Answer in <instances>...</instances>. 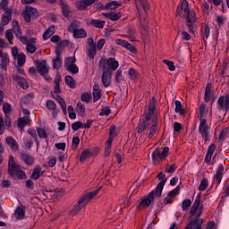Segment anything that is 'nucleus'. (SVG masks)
<instances>
[{
	"instance_id": "7ed1b4c3",
	"label": "nucleus",
	"mask_w": 229,
	"mask_h": 229,
	"mask_svg": "<svg viewBox=\"0 0 229 229\" xmlns=\"http://www.w3.org/2000/svg\"><path fill=\"white\" fill-rule=\"evenodd\" d=\"M98 192H99V189L95 190L94 191H90L81 197L77 204L74 205V207L70 210V214L72 216H76V214H79V212H81L85 207H87L89 201L94 198V196H98Z\"/></svg>"
},
{
	"instance_id": "0e129e2a",
	"label": "nucleus",
	"mask_w": 229,
	"mask_h": 229,
	"mask_svg": "<svg viewBox=\"0 0 229 229\" xmlns=\"http://www.w3.org/2000/svg\"><path fill=\"white\" fill-rule=\"evenodd\" d=\"M115 44H117V46H122V47H128V45L130 44L128 41L124 40V39H116L115 40Z\"/></svg>"
},
{
	"instance_id": "1a4fd4ad",
	"label": "nucleus",
	"mask_w": 229,
	"mask_h": 229,
	"mask_svg": "<svg viewBox=\"0 0 229 229\" xmlns=\"http://www.w3.org/2000/svg\"><path fill=\"white\" fill-rule=\"evenodd\" d=\"M157 178L161 181L156 187V196L157 198H160V196H162V191H164V185H165V182H167V179H165V174H164L163 172L158 174Z\"/></svg>"
},
{
	"instance_id": "bb28decb",
	"label": "nucleus",
	"mask_w": 229,
	"mask_h": 229,
	"mask_svg": "<svg viewBox=\"0 0 229 229\" xmlns=\"http://www.w3.org/2000/svg\"><path fill=\"white\" fill-rule=\"evenodd\" d=\"M61 10L64 17H71V7L64 0L61 1Z\"/></svg>"
},
{
	"instance_id": "f8f14e48",
	"label": "nucleus",
	"mask_w": 229,
	"mask_h": 229,
	"mask_svg": "<svg viewBox=\"0 0 229 229\" xmlns=\"http://www.w3.org/2000/svg\"><path fill=\"white\" fill-rule=\"evenodd\" d=\"M180 191V186H177L174 190H172L168 195L164 199L165 205H169L173 203L174 198H176L178 196V192Z\"/></svg>"
},
{
	"instance_id": "72a5a7b5",
	"label": "nucleus",
	"mask_w": 229,
	"mask_h": 229,
	"mask_svg": "<svg viewBox=\"0 0 229 229\" xmlns=\"http://www.w3.org/2000/svg\"><path fill=\"white\" fill-rule=\"evenodd\" d=\"M174 105L176 114H180V115H185V110L182 108V102L180 100H175Z\"/></svg>"
},
{
	"instance_id": "603ef678",
	"label": "nucleus",
	"mask_w": 229,
	"mask_h": 229,
	"mask_svg": "<svg viewBox=\"0 0 229 229\" xmlns=\"http://www.w3.org/2000/svg\"><path fill=\"white\" fill-rule=\"evenodd\" d=\"M140 22L141 30H143L144 31H148V23L146 22V18L142 17L140 14Z\"/></svg>"
},
{
	"instance_id": "6e6552de",
	"label": "nucleus",
	"mask_w": 229,
	"mask_h": 229,
	"mask_svg": "<svg viewBox=\"0 0 229 229\" xmlns=\"http://www.w3.org/2000/svg\"><path fill=\"white\" fill-rule=\"evenodd\" d=\"M155 196H157V191H150L148 195L141 199L139 203V208H148L153 201H155Z\"/></svg>"
},
{
	"instance_id": "c9c22d12",
	"label": "nucleus",
	"mask_w": 229,
	"mask_h": 229,
	"mask_svg": "<svg viewBox=\"0 0 229 229\" xmlns=\"http://www.w3.org/2000/svg\"><path fill=\"white\" fill-rule=\"evenodd\" d=\"M81 27V22H80L79 21H73L69 27L70 31H72V33H74V31H78V30H80L79 28Z\"/></svg>"
},
{
	"instance_id": "bf43d9fd",
	"label": "nucleus",
	"mask_w": 229,
	"mask_h": 229,
	"mask_svg": "<svg viewBox=\"0 0 229 229\" xmlns=\"http://www.w3.org/2000/svg\"><path fill=\"white\" fill-rule=\"evenodd\" d=\"M26 49L30 55H33V53L37 51V46L29 43L28 45H26Z\"/></svg>"
},
{
	"instance_id": "5fc2aeb1",
	"label": "nucleus",
	"mask_w": 229,
	"mask_h": 229,
	"mask_svg": "<svg viewBox=\"0 0 229 229\" xmlns=\"http://www.w3.org/2000/svg\"><path fill=\"white\" fill-rule=\"evenodd\" d=\"M216 21L218 27L221 28V26H224L225 22H226V18L224 16H216Z\"/></svg>"
},
{
	"instance_id": "de8ad7c7",
	"label": "nucleus",
	"mask_w": 229,
	"mask_h": 229,
	"mask_svg": "<svg viewBox=\"0 0 229 229\" xmlns=\"http://www.w3.org/2000/svg\"><path fill=\"white\" fill-rule=\"evenodd\" d=\"M121 17H123V14L121 13L110 12V16H109L110 21H119Z\"/></svg>"
},
{
	"instance_id": "f3484780",
	"label": "nucleus",
	"mask_w": 229,
	"mask_h": 229,
	"mask_svg": "<svg viewBox=\"0 0 229 229\" xmlns=\"http://www.w3.org/2000/svg\"><path fill=\"white\" fill-rule=\"evenodd\" d=\"M157 131H158V124L157 123V118H153L150 123L148 138L153 139V137L157 135Z\"/></svg>"
},
{
	"instance_id": "c85d7f7f",
	"label": "nucleus",
	"mask_w": 229,
	"mask_h": 229,
	"mask_svg": "<svg viewBox=\"0 0 229 229\" xmlns=\"http://www.w3.org/2000/svg\"><path fill=\"white\" fill-rule=\"evenodd\" d=\"M74 38H86L87 31L83 29H79L73 32Z\"/></svg>"
},
{
	"instance_id": "423d86ee",
	"label": "nucleus",
	"mask_w": 229,
	"mask_h": 229,
	"mask_svg": "<svg viewBox=\"0 0 229 229\" xmlns=\"http://www.w3.org/2000/svg\"><path fill=\"white\" fill-rule=\"evenodd\" d=\"M100 65H103V69H106V71H109L112 72L114 71H117L119 67V62L115 60V58H108L107 60L101 59Z\"/></svg>"
},
{
	"instance_id": "9b49d317",
	"label": "nucleus",
	"mask_w": 229,
	"mask_h": 229,
	"mask_svg": "<svg viewBox=\"0 0 229 229\" xmlns=\"http://www.w3.org/2000/svg\"><path fill=\"white\" fill-rule=\"evenodd\" d=\"M217 105L218 110H223L224 112L229 110V95H226L225 97H220L217 100Z\"/></svg>"
},
{
	"instance_id": "ea45409f",
	"label": "nucleus",
	"mask_w": 229,
	"mask_h": 229,
	"mask_svg": "<svg viewBox=\"0 0 229 229\" xmlns=\"http://www.w3.org/2000/svg\"><path fill=\"white\" fill-rule=\"evenodd\" d=\"M191 205H192V201H191V199H184L182 203V210L183 212H187V210H189V208L191 207Z\"/></svg>"
},
{
	"instance_id": "39448f33",
	"label": "nucleus",
	"mask_w": 229,
	"mask_h": 229,
	"mask_svg": "<svg viewBox=\"0 0 229 229\" xmlns=\"http://www.w3.org/2000/svg\"><path fill=\"white\" fill-rule=\"evenodd\" d=\"M169 155V147H165L163 148V151H160V148H157L152 152V160L153 164H160L162 160H165V158H167V156Z\"/></svg>"
},
{
	"instance_id": "4c0bfd02",
	"label": "nucleus",
	"mask_w": 229,
	"mask_h": 229,
	"mask_svg": "<svg viewBox=\"0 0 229 229\" xmlns=\"http://www.w3.org/2000/svg\"><path fill=\"white\" fill-rule=\"evenodd\" d=\"M66 71L69 72H72V74H78L80 72V68L76 64H70L68 66H65Z\"/></svg>"
},
{
	"instance_id": "f03ea898",
	"label": "nucleus",
	"mask_w": 229,
	"mask_h": 229,
	"mask_svg": "<svg viewBox=\"0 0 229 229\" xmlns=\"http://www.w3.org/2000/svg\"><path fill=\"white\" fill-rule=\"evenodd\" d=\"M7 173L12 178H18V180H26V173L24 167L15 163L13 156H9Z\"/></svg>"
},
{
	"instance_id": "ddd939ff",
	"label": "nucleus",
	"mask_w": 229,
	"mask_h": 229,
	"mask_svg": "<svg viewBox=\"0 0 229 229\" xmlns=\"http://www.w3.org/2000/svg\"><path fill=\"white\" fill-rule=\"evenodd\" d=\"M101 81L106 89L110 87V83H112V72L104 70Z\"/></svg>"
},
{
	"instance_id": "f257e3e1",
	"label": "nucleus",
	"mask_w": 229,
	"mask_h": 229,
	"mask_svg": "<svg viewBox=\"0 0 229 229\" xmlns=\"http://www.w3.org/2000/svg\"><path fill=\"white\" fill-rule=\"evenodd\" d=\"M177 13L180 17H185L187 19L186 26L189 30L194 33V22H196V13L189 10V2L187 0L182 1L181 5L177 8Z\"/></svg>"
},
{
	"instance_id": "6ab92c4d",
	"label": "nucleus",
	"mask_w": 229,
	"mask_h": 229,
	"mask_svg": "<svg viewBox=\"0 0 229 229\" xmlns=\"http://www.w3.org/2000/svg\"><path fill=\"white\" fill-rule=\"evenodd\" d=\"M224 174H225V166L222 164H220V165H218L216 174L214 175V178H215V180L217 181V183H221Z\"/></svg>"
},
{
	"instance_id": "2eb2a0df",
	"label": "nucleus",
	"mask_w": 229,
	"mask_h": 229,
	"mask_svg": "<svg viewBox=\"0 0 229 229\" xmlns=\"http://www.w3.org/2000/svg\"><path fill=\"white\" fill-rule=\"evenodd\" d=\"M96 1L99 0H81L76 3V8L77 10L81 11L87 10V8H89V6H90L91 4H94Z\"/></svg>"
},
{
	"instance_id": "b1692460",
	"label": "nucleus",
	"mask_w": 229,
	"mask_h": 229,
	"mask_svg": "<svg viewBox=\"0 0 229 229\" xmlns=\"http://www.w3.org/2000/svg\"><path fill=\"white\" fill-rule=\"evenodd\" d=\"M101 99V89L98 84L93 86V102L99 101Z\"/></svg>"
},
{
	"instance_id": "393cba45",
	"label": "nucleus",
	"mask_w": 229,
	"mask_h": 229,
	"mask_svg": "<svg viewBox=\"0 0 229 229\" xmlns=\"http://www.w3.org/2000/svg\"><path fill=\"white\" fill-rule=\"evenodd\" d=\"M14 216L18 220L24 219V216H26V208L18 207L14 211Z\"/></svg>"
},
{
	"instance_id": "4be33fe9",
	"label": "nucleus",
	"mask_w": 229,
	"mask_h": 229,
	"mask_svg": "<svg viewBox=\"0 0 229 229\" xmlns=\"http://www.w3.org/2000/svg\"><path fill=\"white\" fill-rule=\"evenodd\" d=\"M56 58L53 59V68L60 69L62 67V56L60 55V50L55 49Z\"/></svg>"
},
{
	"instance_id": "8fccbe9b",
	"label": "nucleus",
	"mask_w": 229,
	"mask_h": 229,
	"mask_svg": "<svg viewBox=\"0 0 229 229\" xmlns=\"http://www.w3.org/2000/svg\"><path fill=\"white\" fill-rule=\"evenodd\" d=\"M76 64V57H68L64 61V67H68V65H74Z\"/></svg>"
},
{
	"instance_id": "412c9836",
	"label": "nucleus",
	"mask_w": 229,
	"mask_h": 229,
	"mask_svg": "<svg viewBox=\"0 0 229 229\" xmlns=\"http://www.w3.org/2000/svg\"><path fill=\"white\" fill-rule=\"evenodd\" d=\"M214 151H216V144L212 143L208 148V152L205 157L206 164H210V162H212V157L214 156Z\"/></svg>"
},
{
	"instance_id": "6e6d98bb",
	"label": "nucleus",
	"mask_w": 229,
	"mask_h": 229,
	"mask_svg": "<svg viewBox=\"0 0 229 229\" xmlns=\"http://www.w3.org/2000/svg\"><path fill=\"white\" fill-rule=\"evenodd\" d=\"M91 98L92 97L88 92L83 93L81 98V101H83L84 103H90Z\"/></svg>"
},
{
	"instance_id": "58836bf2",
	"label": "nucleus",
	"mask_w": 229,
	"mask_h": 229,
	"mask_svg": "<svg viewBox=\"0 0 229 229\" xmlns=\"http://www.w3.org/2000/svg\"><path fill=\"white\" fill-rule=\"evenodd\" d=\"M121 6V3L117 1H111L106 4L107 10H115V8H119Z\"/></svg>"
},
{
	"instance_id": "4d7b16f0",
	"label": "nucleus",
	"mask_w": 229,
	"mask_h": 229,
	"mask_svg": "<svg viewBox=\"0 0 229 229\" xmlns=\"http://www.w3.org/2000/svg\"><path fill=\"white\" fill-rule=\"evenodd\" d=\"M110 114H112V111L110 110V107L106 106L104 108L101 109L99 115L100 117H103L105 115H110Z\"/></svg>"
},
{
	"instance_id": "13d9d810",
	"label": "nucleus",
	"mask_w": 229,
	"mask_h": 229,
	"mask_svg": "<svg viewBox=\"0 0 229 229\" xmlns=\"http://www.w3.org/2000/svg\"><path fill=\"white\" fill-rule=\"evenodd\" d=\"M5 38L8 42H12L13 40V30L12 29L6 30Z\"/></svg>"
},
{
	"instance_id": "c03bdc74",
	"label": "nucleus",
	"mask_w": 229,
	"mask_h": 229,
	"mask_svg": "<svg viewBox=\"0 0 229 229\" xmlns=\"http://www.w3.org/2000/svg\"><path fill=\"white\" fill-rule=\"evenodd\" d=\"M76 112L78 115H85V106L81 103H77Z\"/></svg>"
},
{
	"instance_id": "a19ab883",
	"label": "nucleus",
	"mask_w": 229,
	"mask_h": 229,
	"mask_svg": "<svg viewBox=\"0 0 229 229\" xmlns=\"http://www.w3.org/2000/svg\"><path fill=\"white\" fill-rule=\"evenodd\" d=\"M91 24L95 26V28H98L100 30H103L105 28V21H99V20H92Z\"/></svg>"
},
{
	"instance_id": "9d476101",
	"label": "nucleus",
	"mask_w": 229,
	"mask_h": 229,
	"mask_svg": "<svg viewBox=\"0 0 229 229\" xmlns=\"http://www.w3.org/2000/svg\"><path fill=\"white\" fill-rule=\"evenodd\" d=\"M23 17L26 22H31V19H37V17H38L37 9L33 7H26L23 12Z\"/></svg>"
},
{
	"instance_id": "052dcab7",
	"label": "nucleus",
	"mask_w": 229,
	"mask_h": 229,
	"mask_svg": "<svg viewBox=\"0 0 229 229\" xmlns=\"http://www.w3.org/2000/svg\"><path fill=\"white\" fill-rule=\"evenodd\" d=\"M47 108L48 110H56V103L53 100H47Z\"/></svg>"
},
{
	"instance_id": "774afa93",
	"label": "nucleus",
	"mask_w": 229,
	"mask_h": 229,
	"mask_svg": "<svg viewBox=\"0 0 229 229\" xmlns=\"http://www.w3.org/2000/svg\"><path fill=\"white\" fill-rule=\"evenodd\" d=\"M121 80H123V70L118 69L115 73V81H117V83H119V81H121Z\"/></svg>"
},
{
	"instance_id": "cd10ccee",
	"label": "nucleus",
	"mask_w": 229,
	"mask_h": 229,
	"mask_svg": "<svg viewBox=\"0 0 229 229\" xmlns=\"http://www.w3.org/2000/svg\"><path fill=\"white\" fill-rule=\"evenodd\" d=\"M151 124H149L148 122H141L137 126V133H144L145 130H148Z\"/></svg>"
},
{
	"instance_id": "338daca9",
	"label": "nucleus",
	"mask_w": 229,
	"mask_h": 229,
	"mask_svg": "<svg viewBox=\"0 0 229 229\" xmlns=\"http://www.w3.org/2000/svg\"><path fill=\"white\" fill-rule=\"evenodd\" d=\"M151 115H155V114L148 111V113L145 115V119H143V123H148V124H151V122L153 121L151 120Z\"/></svg>"
},
{
	"instance_id": "2f4dec72",
	"label": "nucleus",
	"mask_w": 229,
	"mask_h": 229,
	"mask_svg": "<svg viewBox=\"0 0 229 229\" xmlns=\"http://www.w3.org/2000/svg\"><path fill=\"white\" fill-rule=\"evenodd\" d=\"M137 8L139 9V4H140L146 13L148 10H149V4L148 3V0H135Z\"/></svg>"
},
{
	"instance_id": "680f3d73",
	"label": "nucleus",
	"mask_w": 229,
	"mask_h": 229,
	"mask_svg": "<svg viewBox=\"0 0 229 229\" xmlns=\"http://www.w3.org/2000/svg\"><path fill=\"white\" fill-rule=\"evenodd\" d=\"M128 74L131 80H137L138 73L135 69L130 68L128 71Z\"/></svg>"
},
{
	"instance_id": "79ce46f5",
	"label": "nucleus",
	"mask_w": 229,
	"mask_h": 229,
	"mask_svg": "<svg viewBox=\"0 0 229 229\" xmlns=\"http://www.w3.org/2000/svg\"><path fill=\"white\" fill-rule=\"evenodd\" d=\"M207 187H208V179L204 178L199 185V191L203 192V191L207 190Z\"/></svg>"
},
{
	"instance_id": "20e7f679",
	"label": "nucleus",
	"mask_w": 229,
	"mask_h": 229,
	"mask_svg": "<svg viewBox=\"0 0 229 229\" xmlns=\"http://www.w3.org/2000/svg\"><path fill=\"white\" fill-rule=\"evenodd\" d=\"M200 123L199 125V133L201 135L205 144L212 139V134L210 133V127L208 126V123H207V119L201 118L199 119Z\"/></svg>"
},
{
	"instance_id": "864d4df0",
	"label": "nucleus",
	"mask_w": 229,
	"mask_h": 229,
	"mask_svg": "<svg viewBox=\"0 0 229 229\" xmlns=\"http://www.w3.org/2000/svg\"><path fill=\"white\" fill-rule=\"evenodd\" d=\"M163 64L167 65L169 71H175L176 70V66H174V63L173 61L164 60Z\"/></svg>"
},
{
	"instance_id": "a878e982",
	"label": "nucleus",
	"mask_w": 229,
	"mask_h": 229,
	"mask_svg": "<svg viewBox=\"0 0 229 229\" xmlns=\"http://www.w3.org/2000/svg\"><path fill=\"white\" fill-rule=\"evenodd\" d=\"M21 157L27 164V165H33L35 164V157L27 153H21Z\"/></svg>"
},
{
	"instance_id": "49530a36",
	"label": "nucleus",
	"mask_w": 229,
	"mask_h": 229,
	"mask_svg": "<svg viewBox=\"0 0 229 229\" xmlns=\"http://www.w3.org/2000/svg\"><path fill=\"white\" fill-rule=\"evenodd\" d=\"M89 156H90V150L84 149L80 156V161L83 162L84 160H87V158H89Z\"/></svg>"
},
{
	"instance_id": "09e8293b",
	"label": "nucleus",
	"mask_w": 229,
	"mask_h": 229,
	"mask_svg": "<svg viewBox=\"0 0 229 229\" xmlns=\"http://www.w3.org/2000/svg\"><path fill=\"white\" fill-rule=\"evenodd\" d=\"M127 31V37H129L131 40V42L135 41V38H133V35H135V29L128 27L126 29Z\"/></svg>"
},
{
	"instance_id": "e2e57ef3",
	"label": "nucleus",
	"mask_w": 229,
	"mask_h": 229,
	"mask_svg": "<svg viewBox=\"0 0 229 229\" xmlns=\"http://www.w3.org/2000/svg\"><path fill=\"white\" fill-rule=\"evenodd\" d=\"M178 169V166L175 164H173L171 165H167L165 167V173H174Z\"/></svg>"
},
{
	"instance_id": "5701e85b",
	"label": "nucleus",
	"mask_w": 229,
	"mask_h": 229,
	"mask_svg": "<svg viewBox=\"0 0 229 229\" xmlns=\"http://www.w3.org/2000/svg\"><path fill=\"white\" fill-rule=\"evenodd\" d=\"M12 21V10H6L2 16V25L6 26Z\"/></svg>"
},
{
	"instance_id": "69168bd1",
	"label": "nucleus",
	"mask_w": 229,
	"mask_h": 229,
	"mask_svg": "<svg viewBox=\"0 0 229 229\" xmlns=\"http://www.w3.org/2000/svg\"><path fill=\"white\" fill-rule=\"evenodd\" d=\"M3 110H4V114L5 115H8V114H10V112H12V106H10V104L5 103L3 106Z\"/></svg>"
},
{
	"instance_id": "dca6fc26",
	"label": "nucleus",
	"mask_w": 229,
	"mask_h": 229,
	"mask_svg": "<svg viewBox=\"0 0 229 229\" xmlns=\"http://www.w3.org/2000/svg\"><path fill=\"white\" fill-rule=\"evenodd\" d=\"M8 65H10V55H8V53H4L0 55V67L3 71H6Z\"/></svg>"
},
{
	"instance_id": "473e14b6",
	"label": "nucleus",
	"mask_w": 229,
	"mask_h": 229,
	"mask_svg": "<svg viewBox=\"0 0 229 229\" xmlns=\"http://www.w3.org/2000/svg\"><path fill=\"white\" fill-rule=\"evenodd\" d=\"M17 64L20 67H22L26 64V55L24 53L21 52L19 53L17 58Z\"/></svg>"
},
{
	"instance_id": "aec40b11",
	"label": "nucleus",
	"mask_w": 229,
	"mask_h": 229,
	"mask_svg": "<svg viewBox=\"0 0 229 229\" xmlns=\"http://www.w3.org/2000/svg\"><path fill=\"white\" fill-rule=\"evenodd\" d=\"M13 80L14 81L18 82V85H21V87L26 90V89H30V83H28V81H26V79H24L23 77H21L19 75H14L13 77Z\"/></svg>"
},
{
	"instance_id": "7c9ffc66",
	"label": "nucleus",
	"mask_w": 229,
	"mask_h": 229,
	"mask_svg": "<svg viewBox=\"0 0 229 229\" xmlns=\"http://www.w3.org/2000/svg\"><path fill=\"white\" fill-rule=\"evenodd\" d=\"M64 81L70 89H76V81H74L73 78H72L70 75L65 76Z\"/></svg>"
},
{
	"instance_id": "a18cd8bd",
	"label": "nucleus",
	"mask_w": 229,
	"mask_h": 229,
	"mask_svg": "<svg viewBox=\"0 0 229 229\" xmlns=\"http://www.w3.org/2000/svg\"><path fill=\"white\" fill-rule=\"evenodd\" d=\"M37 133H38L39 139H47V132H46V129L38 127Z\"/></svg>"
},
{
	"instance_id": "3c124183",
	"label": "nucleus",
	"mask_w": 229,
	"mask_h": 229,
	"mask_svg": "<svg viewBox=\"0 0 229 229\" xmlns=\"http://www.w3.org/2000/svg\"><path fill=\"white\" fill-rule=\"evenodd\" d=\"M157 109V102L155 101V98H153L150 102H149V106H148V112L150 114H155V110Z\"/></svg>"
},
{
	"instance_id": "37998d69",
	"label": "nucleus",
	"mask_w": 229,
	"mask_h": 229,
	"mask_svg": "<svg viewBox=\"0 0 229 229\" xmlns=\"http://www.w3.org/2000/svg\"><path fill=\"white\" fill-rule=\"evenodd\" d=\"M42 171V168L40 166H38L35 168L32 172L31 178L33 180H38L40 178V172Z\"/></svg>"
},
{
	"instance_id": "0eeeda50",
	"label": "nucleus",
	"mask_w": 229,
	"mask_h": 229,
	"mask_svg": "<svg viewBox=\"0 0 229 229\" xmlns=\"http://www.w3.org/2000/svg\"><path fill=\"white\" fill-rule=\"evenodd\" d=\"M88 44V52L87 56L90 58V60H94L96 55L98 54V48L96 47V42H94L93 38H88L87 39Z\"/></svg>"
},
{
	"instance_id": "c756f323",
	"label": "nucleus",
	"mask_w": 229,
	"mask_h": 229,
	"mask_svg": "<svg viewBox=\"0 0 229 229\" xmlns=\"http://www.w3.org/2000/svg\"><path fill=\"white\" fill-rule=\"evenodd\" d=\"M27 132L29 133V135H30V137H32V139H34V141L37 145V149H38L40 142L38 141V138L37 137V131H35V129H29Z\"/></svg>"
},
{
	"instance_id": "4468645a",
	"label": "nucleus",
	"mask_w": 229,
	"mask_h": 229,
	"mask_svg": "<svg viewBox=\"0 0 229 229\" xmlns=\"http://www.w3.org/2000/svg\"><path fill=\"white\" fill-rule=\"evenodd\" d=\"M37 71L38 72H39V74H41V76H45V74H47L49 72V66H47L46 60L38 62Z\"/></svg>"
},
{
	"instance_id": "a211bd4d",
	"label": "nucleus",
	"mask_w": 229,
	"mask_h": 229,
	"mask_svg": "<svg viewBox=\"0 0 229 229\" xmlns=\"http://www.w3.org/2000/svg\"><path fill=\"white\" fill-rule=\"evenodd\" d=\"M5 142L13 151H17L19 149V143H17V140H15L13 137L8 136L5 138Z\"/></svg>"
},
{
	"instance_id": "f704fd0d",
	"label": "nucleus",
	"mask_w": 229,
	"mask_h": 229,
	"mask_svg": "<svg viewBox=\"0 0 229 229\" xmlns=\"http://www.w3.org/2000/svg\"><path fill=\"white\" fill-rule=\"evenodd\" d=\"M89 125H86L81 122H75L72 124V129L73 130V131H78V130L83 129V128H89Z\"/></svg>"
},
{
	"instance_id": "e433bc0d",
	"label": "nucleus",
	"mask_w": 229,
	"mask_h": 229,
	"mask_svg": "<svg viewBox=\"0 0 229 229\" xmlns=\"http://www.w3.org/2000/svg\"><path fill=\"white\" fill-rule=\"evenodd\" d=\"M52 35H55V26L48 28L43 34V39L47 40Z\"/></svg>"
}]
</instances>
